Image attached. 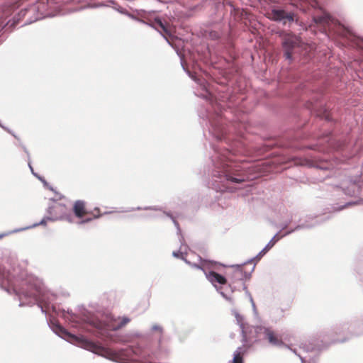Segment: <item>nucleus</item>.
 <instances>
[{
	"mask_svg": "<svg viewBox=\"0 0 363 363\" xmlns=\"http://www.w3.org/2000/svg\"><path fill=\"white\" fill-rule=\"evenodd\" d=\"M180 254H181V253H180L179 252H173V255H174V257H179Z\"/></svg>",
	"mask_w": 363,
	"mask_h": 363,
	"instance_id": "18",
	"label": "nucleus"
},
{
	"mask_svg": "<svg viewBox=\"0 0 363 363\" xmlns=\"http://www.w3.org/2000/svg\"><path fill=\"white\" fill-rule=\"evenodd\" d=\"M268 18L274 21L281 22L285 26L294 22L295 14L293 12H287L284 9H274L268 13Z\"/></svg>",
	"mask_w": 363,
	"mask_h": 363,
	"instance_id": "1",
	"label": "nucleus"
},
{
	"mask_svg": "<svg viewBox=\"0 0 363 363\" xmlns=\"http://www.w3.org/2000/svg\"><path fill=\"white\" fill-rule=\"evenodd\" d=\"M263 334L264 335V338L271 345L277 347H280L284 345L281 335L272 329L269 328H264Z\"/></svg>",
	"mask_w": 363,
	"mask_h": 363,
	"instance_id": "4",
	"label": "nucleus"
},
{
	"mask_svg": "<svg viewBox=\"0 0 363 363\" xmlns=\"http://www.w3.org/2000/svg\"><path fill=\"white\" fill-rule=\"evenodd\" d=\"M325 118H326L327 120H329V117H328V116H325Z\"/></svg>",
	"mask_w": 363,
	"mask_h": 363,
	"instance_id": "19",
	"label": "nucleus"
},
{
	"mask_svg": "<svg viewBox=\"0 0 363 363\" xmlns=\"http://www.w3.org/2000/svg\"><path fill=\"white\" fill-rule=\"evenodd\" d=\"M279 237L278 235H276L266 245V247L261 251L260 254L264 255L265 254L268 250H269L276 243L277 241L279 240Z\"/></svg>",
	"mask_w": 363,
	"mask_h": 363,
	"instance_id": "12",
	"label": "nucleus"
},
{
	"mask_svg": "<svg viewBox=\"0 0 363 363\" xmlns=\"http://www.w3.org/2000/svg\"><path fill=\"white\" fill-rule=\"evenodd\" d=\"M152 330L158 331L160 333H162V328L161 326L155 325L152 326Z\"/></svg>",
	"mask_w": 363,
	"mask_h": 363,
	"instance_id": "17",
	"label": "nucleus"
},
{
	"mask_svg": "<svg viewBox=\"0 0 363 363\" xmlns=\"http://www.w3.org/2000/svg\"><path fill=\"white\" fill-rule=\"evenodd\" d=\"M206 276L207 279L215 286H216L217 284L223 285L227 283L226 279L216 272L211 271L206 273Z\"/></svg>",
	"mask_w": 363,
	"mask_h": 363,
	"instance_id": "7",
	"label": "nucleus"
},
{
	"mask_svg": "<svg viewBox=\"0 0 363 363\" xmlns=\"http://www.w3.org/2000/svg\"><path fill=\"white\" fill-rule=\"evenodd\" d=\"M72 211L74 216L79 219H82L90 213L86 209V202L82 200H77L74 203Z\"/></svg>",
	"mask_w": 363,
	"mask_h": 363,
	"instance_id": "5",
	"label": "nucleus"
},
{
	"mask_svg": "<svg viewBox=\"0 0 363 363\" xmlns=\"http://www.w3.org/2000/svg\"><path fill=\"white\" fill-rule=\"evenodd\" d=\"M82 346L86 350L91 351L96 354H102L106 352V348L104 347L87 340H82Z\"/></svg>",
	"mask_w": 363,
	"mask_h": 363,
	"instance_id": "6",
	"label": "nucleus"
},
{
	"mask_svg": "<svg viewBox=\"0 0 363 363\" xmlns=\"http://www.w3.org/2000/svg\"><path fill=\"white\" fill-rule=\"evenodd\" d=\"M299 41L296 36L291 34H285L283 37L282 45L285 49L284 56L286 59L291 58V50L298 44Z\"/></svg>",
	"mask_w": 363,
	"mask_h": 363,
	"instance_id": "3",
	"label": "nucleus"
},
{
	"mask_svg": "<svg viewBox=\"0 0 363 363\" xmlns=\"http://www.w3.org/2000/svg\"><path fill=\"white\" fill-rule=\"evenodd\" d=\"M89 215H92V217H89L82 220L79 223L84 224L91 221L93 219L99 218L101 216L99 208H95L92 212H90Z\"/></svg>",
	"mask_w": 363,
	"mask_h": 363,
	"instance_id": "10",
	"label": "nucleus"
},
{
	"mask_svg": "<svg viewBox=\"0 0 363 363\" xmlns=\"http://www.w3.org/2000/svg\"><path fill=\"white\" fill-rule=\"evenodd\" d=\"M153 27L161 33L169 35L170 31L168 26L164 24L160 19L156 18L153 22Z\"/></svg>",
	"mask_w": 363,
	"mask_h": 363,
	"instance_id": "8",
	"label": "nucleus"
},
{
	"mask_svg": "<svg viewBox=\"0 0 363 363\" xmlns=\"http://www.w3.org/2000/svg\"><path fill=\"white\" fill-rule=\"evenodd\" d=\"M223 174L225 179L228 181H231L235 183H241L245 181V179L243 177H234L233 174L228 169H225Z\"/></svg>",
	"mask_w": 363,
	"mask_h": 363,
	"instance_id": "9",
	"label": "nucleus"
},
{
	"mask_svg": "<svg viewBox=\"0 0 363 363\" xmlns=\"http://www.w3.org/2000/svg\"><path fill=\"white\" fill-rule=\"evenodd\" d=\"M233 363H243V358L240 352L234 354Z\"/></svg>",
	"mask_w": 363,
	"mask_h": 363,
	"instance_id": "14",
	"label": "nucleus"
},
{
	"mask_svg": "<svg viewBox=\"0 0 363 363\" xmlns=\"http://www.w3.org/2000/svg\"><path fill=\"white\" fill-rule=\"evenodd\" d=\"M330 20H331V16L328 13H325L322 16H316L314 18V21L316 23H319V24H322V25L328 24Z\"/></svg>",
	"mask_w": 363,
	"mask_h": 363,
	"instance_id": "11",
	"label": "nucleus"
},
{
	"mask_svg": "<svg viewBox=\"0 0 363 363\" xmlns=\"http://www.w3.org/2000/svg\"><path fill=\"white\" fill-rule=\"evenodd\" d=\"M186 262L187 264H189V265H191L192 267H194V268H196V269H203V265H200V264H193V263H191L190 262H188V261H186Z\"/></svg>",
	"mask_w": 363,
	"mask_h": 363,
	"instance_id": "16",
	"label": "nucleus"
},
{
	"mask_svg": "<svg viewBox=\"0 0 363 363\" xmlns=\"http://www.w3.org/2000/svg\"><path fill=\"white\" fill-rule=\"evenodd\" d=\"M130 321V319L128 318H123L121 322L116 325L113 327V330H118L125 325H126Z\"/></svg>",
	"mask_w": 363,
	"mask_h": 363,
	"instance_id": "13",
	"label": "nucleus"
},
{
	"mask_svg": "<svg viewBox=\"0 0 363 363\" xmlns=\"http://www.w3.org/2000/svg\"><path fill=\"white\" fill-rule=\"evenodd\" d=\"M50 213L52 216V219L54 220H65L69 223L73 222L72 216L67 213L66 207L63 204L56 203L50 207Z\"/></svg>",
	"mask_w": 363,
	"mask_h": 363,
	"instance_id": "2",
	"label": "nucleus"
},
{
	"mask_svg": "<svg viewBox=\"0 0 363 363\" xmlns=\"http://www.w3.org/2000/svg\"><path fill=\"white\" fill-rule=\"evenodd\" d=\"M342 31L340 33V35L342 36L345 37V38H349L352 35L351 32L348 29H347L344 27H342Z\"/></svg>",
	"mask_w": 363,
	"mask_h": 363,
	"instance_id": "15",
	"label": "nucleus"
}]
</instances>
